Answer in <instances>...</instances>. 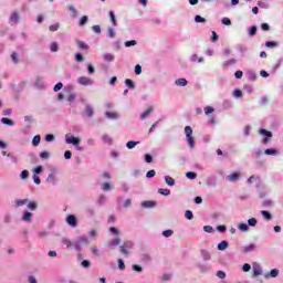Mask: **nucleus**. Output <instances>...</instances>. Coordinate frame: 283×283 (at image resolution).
Returning <instances> with one entry per match:
<instances>
[{
  "instance_id": "obj_1",
  "label": "nucleus",
  "mask_w": 283,
  "mask_h": 283,
  "mask_svg": "<svg viewBox=\"0 0 283 283\" xmlns=\"http://www.w3.org/2000/svg\"><path fill=\"white\" fill-rule=\"evenodd\" d=\"M185 134H186V140L190 149H193L196 147V139L193 138V128H191V126H186Z\"/></svg>"
},
{
  "instance_id": "obj_2",
  "label": "nucleus",
  "mask_w": 283,
  "mask_h": 283,
  "mask_svg": "<svg viewBox=\"0 0 283 283\" xmlns=\"http://www.w3.org/2000/svg\"><path fill=\"white\" fill-rule=\"evenodd\" d=\"M83 244H90V239L86 237H77L75 241H73V247L77 253L83 251Z\"/></svg>"
},
{
  "instance_id": "obj_3",
  "label": "nucleus",
  "mask_w": 283,
  "mask_h": 283,
  "mask_svg": "<svg viewBox=\"0 0 283 283\" xmlns=\"http://www.w3.org/2000/svg\"><path fill=\"white\" fill-rule=\"evenodd\" d=\"M259 134L261 135V136H264V138H263V140H262V144L263 145H268L269 143H270V138H273V133L271 132V130H266V129H264V128H261L260 130H259Z\"/></svg>"
},
{
  "instance_id": "obj_4",
  "label": "nucleus",
  "mask_w": 283,
  "mask_h": 283,
  "mask_svg": "<svg viewBox=\"0 0 283 283\" xmlns=\"http://www.w3.org/2000/svg\"><path fill=\"white\" fill-rule=\"evenodd\" d=\"M127 249H134V242L125 241L124 244L119 247L120 253H123L126 256L129 255V251H127Z\"/></svg>"
},
{
  "instance_id": "obj_5",
  "label": "nucleus",
  "mask_w": 283,
  "mask_h": 283,
  "mask_svg": "<svg viewBox=\"0 0 283 283\" xmlns=\"http://www.w3.org/2000/svg\"><path fill=\"white\" fill-rule=\"evenodd\" d=\"M82 116L86 117V118H92L94 116V107H92V105L86 104L85 108L82 113Z\"/></svg>"
},
{
  "instance_id": "obj_6",
  "label": "nucleus",
  "mask_w": 283,
  "mask_h": 283,
  "mask_svg": "<svg viewBox=\"0 0 283 283\" xmlns=\"http://www.w3.org/2000/svg\"><path fill=\"white\" fill-rule=\"evenodd\" d=\"M77 83L80 85H84L85 87H87L90 85H94V80L86 77V76H81L77 78Z\"/></svg>"
},
{
  "instance_id": "obj_7",
  "label": "nucleus",
  "mask_w": 283,
  "mask_h": 283,
  "mask_svg": "<svg viewBox=\"0 0 283 283\" xmlns=\"http://www.w3.org/2000/svg\"><path fill=\"white\" fill-rule=\"evenodd\" d=\"M66 222H67L69 227H72L73 229L78 227V219H76V216H74V214H69L66 217Z\"/></svg>"
},
{
  "instance_id": "obj_8",
  "label": "nucleus",
  "mask_w": 283,
  "mask_h": 283,
  "mask_svg": "<svg viewBox=\"0 0 283 283\" xmlns=\"http://www.w3.org/2000/svg\"><path fill=\"white\" fill-rule=\"evenodd\" d=\"M66 144L74 145L75 147H78V145H81V138L74 137V136L67 137V135H66Z\"/></svg>"
},
{
  "instance_id": "obj_9",
  "label": "nucleus",
  "mask_w": 283,
  "mask_h": 283,
  "mask_svg": "<svg viewBox=\"0 0 283 283\" xmlns=\"http://www.w3.org/2000/svg\"><path fill=\"white\" fill-rule=\"evenodd\" d=\"M158 203L156 201L146 200L142 202L143 209H154Z\"/></svg>"
},
{
  "instance_id": "obj_10",
  "label": "nucleus",
  "mask_w": 283,
  "mask_h": 283,
  "mask_svg": "<svg viewBox=\"0 0 283 283\" xmlns=\"http://www.w3.org/2000/svg\"><path fill=\"white\" fill-rule=\"evenodd\" d=\"M227 180H229V182H238V180H240V172H232L231 175H228Z\"/></svg>"
},
{
  "instance_id": "obj_11",
  "label": "nucleus",
  "mask_w": 283,
  "mask_h": 283,
  "mask_svg": "<svg viewBox=\"0 0 283 283\" xmlns=\"http://www.w3.org/2000/svg\"><path fill=\"white\" fill-rule=\"evenodd\" d=\"M33 216H34V214H33L32 212H30V211H24V213H23L21 220H22L23 222H32Z\"/></svg>"
},
{
  "instance_id": "obj_12",
  "label": "nucleus",
  "mask_w": 283,
  "mask_h": 283,
  "mask_svg": "<svg viewBox=\"0 0 283 283\" xmlns=\"http://www.w3.org/2000/svg\"><path fill=\"white\" fill-rule=\"evenodd\" d=\"M218 251H227L229 249V241L223 240L217 245Z\"/></svg>"
},
{
  "instance_id": "obj_13",
  "label": "nucleus",
  "mask_w": 283,
  "mask_h": 283,
  "mask_svg": "<svg viewBox=\"0 0 283 283\" xmlns=\"http://www.w3.org/2000/svg\"><path fill=\"white\" fill-rule=\"evenodd\" d=\"M258 275H262V268L260 264L254 263L253 264V277H258Z\"/></svg>"
},
{
  "instance_id": "obj_14",
  "label": "nucleus",
  "mask_w": 283,
  "mask_h": 283,
  "mask_svg": "<svg viewBox=\"0 0 283 283\" xmlns=\"http://www.w3.org/2000/svg\"><path fill=\"white\" fill-rule=\"evenodd\" d=\"M265 156H280V150L275 148H268L264 150Z\"/></svg>"
},
{
  "instance_id": "obj_15",
  "label": "nucleus",
  "mask_w": 283,
  "mask_h": 283,
  "mask_svg": "<svg viewBox=\"0 0 283 283\" xmlns=\"http://www.w3.org/2000/svg\"><path fill=\"white\" fill-rule=\"evenodd\" d=\"M256 245L254 243H251L249 245H244L242 248L243 253H251V251H255Z\"/></svg>"
},
{
  "instance_id": "obj_16",
  "label": "nucleus",
  "mask_w": 283,
  "mask_h": 283,
  "mask_svg": "<svg viewBox=\"0 0 283 283\" xmlns=\"http://www.w3.org/2000/svg\"><path fill=\"white\" fill-rule=\"evenodd\" d=\"M189 82L185 77H180L176 80L175 84L178 85L179 87H187Z\"/></svg>"
},
{
  "instance_id": "obj_17",
  "label": "nucleus",
  "mask_w": 283,
  "mask_h": 283,
  "mask_svg": "<svg viewBox=\"0 0 283 283\" xmlns=\"http://www.w3.org/2000/svg\"><path fill=\"white\" fill-rule=\"evenodd\" d=\"M280 275V270L277 269H272L270 271V273H266L265 274V277L269 279V277H277Z\"/></svg>"
},
{
  "instance_id": "obj_18",
  "label": "nucleus",
  "mask_w": 283,
  "mask_h": 283,
  "mask_svg": "<svg viewBox=\"0 0 283 283\" xmlns=\"http://www.w3.org/2000/svg\"><path fill=\"white\" fill-rule=\"evenodd\" d=\"M201 258L202 260H205L206 262H208L209 260H211V253L207 250H201Z\"/></svg>"
},
{
  "instance_id": "obj_19",
  "label": "nucleus",
  "mask_w": 283,
  "mask_h": 283,
  "mask_svg": "<svg viewBox=\"0 0 283 283\" xmlns=\"http://www.w3.org/2000/svg\"><path fill=\"white\" fill-rule=\"evenodd\" d=\"M105 116H106V118H109L111 120L118 119V113H115V112H106Z\"/></svg>"
},
{
  "instance_id": "obj_20",
  "label": "nucleus",
  "mask_w": 283,
  "mask_h": 283,
  "mask_svg": "<svg viewBox=\"0 0 283 283\" xmlns=\"http://www.w3.org/2000/svg\"><path fill=\"white\" fill-rule=\"evenodd\" d=\"M2 125H8V127H13L14 120L8 118V117H2L1 118Z\"/></svg>"
},
{
  "instance_id": "obj_21",
  "label": "nucleus",
  "mask_w": 283,
  "mask_h": 283,
  "mask_svg": "<svg viewBox=\"0 0 283 283\" xmlns=\"http://www.w3.org/2000/svg\"><path fill=\"white\" fill-rule=\"evenodd\" d=\"M125 85L126 87H128V90H136V85L134 84V81L132 78H126Z\"/></svg>"
},
{
  "instance_id": "obj_22",
  "label": "nucleus",
  "mask_w": 283,
  "mask_h": 283,
  "mask_svg": "<svg viewBox=\"0 0 283 283\" xmlns=\"http://www.w3.org/2000/svg\"><path fill=\"white\" fill-rule=\"evenodd\" d=\"M165 182L166 185H168V187H174V185H176V180L174 178H171L170 176H165Z\"/></svg>"
},
{
  "instance_id": "obj_23",
  "label": "nucleus",
  "mask_w": 283,
  "mask_h": 283,
  "mask_svg": "<svg viewBox=\"0 0 283 283\" xmlns=\"http://www.w3.org/2000/svg\"><path fill=\"white\" fill-rule=\"evenodd\" d=\"M62 244H65L66 249H72V247H74V242H72V240H70L67 238L62 239Z\"/></svg>"
},
{
  "instance_id": "obj_24",
  "label": "nucleus",
  "mask_w": 283,
  "mask_h": 283,
  "mask_svg": "<svg viewBox=\"0 0 283 283\" xmlns=\"http://www.w3.org/2000/svg\"><path fill=\"white\" fill-rule=\"evenodd\" d=\"M108 17H109L114 28H116V25H118V21H116V14H114V11H109Z\"/></svg>"
},
{
  "instance_id": "obj_25",
  "label": "nucleus",
  "mask_w": 283,
  "mask_h": 283,
  "mask_svg": "<svg viewBox=\"0 0 283 283\" xmlns=\"http://www.w3.org/2000/svg\"><path fill=\"white\" fill-rule=\"evenodd\" d=\"M151 112H154V107L150 106L140 115L142 120H145V118H147Z\"/></svg>"
},
{
  "instance_id": "obj_26",
  "label": "nucleus",
  "mask_w": 283,
  "mask_h": 283,
  "mask_svg": "<svg viewBox=\"0 0 283 283\" xmlns=\"http://www.w3.org/2000/svg\"><path fill=\"white\" fill-rule=\"evenodd\" d=\"M33 147H39L41 145V135H35L32 139Z\"/></svg>"
},
{
  "instance_id": "obj_27",
  "label": "nucleus",
  "mask_w": 283,
  "mask_h": 283,
  "mask_svg": "<svg viewBox=\"0 0 283 283\" xmlns=\"http://www.w3.org/2000/svg\"><path fill=\"white\" fill-rule=\"evenodd\" d=\"M186 178H188V180H196L198 178V174L195 171H188L186 172Z\"/></svg>"
},
{
  "instance_id": "obj_28",
  "label": "nucleus",
  "mask_w": 283,
  "mask_h": 283,
  "mask_svg": "<svg viewBox=\"0 0 283 283\" xmlns=\"http://www.w3.org/2000/svg\"><path fill=\"white\" fill-rule=\"evenodd\" d=\"M261 216H263V218L265 220H273V214H271V212L266 211V210H262L261 211Z\"/></svg>"
},
{
  "instance_id": "obj_29",
  "label": "nucleus",
  "mask_w": 283,
  "mask_h": 283,
  "mask_svg": "<svg viewBox=\"0 0 283 283\" xmlns=\"http://www.w3.org/2000/svg\"><path fill=\"white\" fill-rule=\"evenodd\" d=\"M38 208L39 203H36V201H31L28 203V209H30V211H36Z\"/></svg>"
},
{
  "instance_id": "obj_30",
  "label": "nucleus",
  "mask_w": 283,
  "mask_h": 283,
  "mask_svg": "<svg viewBox=\"0 0 283 283\" xmlns=\"http://www.w3.org/2000/svg\"><path fill=\"white\" fill-rule=\"evenodd\" d=\"M46 182H52L53 185H56V176L53 172L49 174Z\"/></svg>"
},
{
  "instance_id": "obj_31",
  "label": "nucleus",
  "mask_w": 283,
  "mask_h": 283,
  "mask_svg": "<svg viewBox=\"0 0 283 283\" xmlns=\"http://www.w3.org/2000/svg\"><path fill=\"white\" fill-rule=\"evenodd\" d=\"M238 229H239V231L247 233V231H249V224L241 222V223H239Z\"/></svg>"
},
{
  "instance_id": "obj_32",
  "label": "nucleus",
  "mask_w": 283,
  "mask_h": 283,
  "mask_svg": "<svg viewBox=\"0 0 283 283\" xmlns=\"http://www.w3.org/2000/svg\"><path fill=\"white\" fill-rule=\"evenodd\" d=\"M136 145H140V142L129 140L126 143L127 149H134V147H136Z\"/></svg>"
},
{
  "instance_id": "obj_33",
  "label": "nucleus",
  "mask_w": 283,
  "mask_h": 283,
  "mask_svg": "<svg viewBox=\"0 0 283 283\" xmlns=\"http://www.w3.org/2000/svg\"><path fill=\"white\" fill-rule=\"evenodd\" d=\"M158 193H160L161 196H171V190L169 189H165V188H159Z\"/></svg>"
},
{
  "instance_id": "obj_34",
  "label": "nucleus",
  "mask_w": 283,
  "mask_h": 283,
  "mask_svg": "<svg viewBox=\"0 0 283 283\" xmlns=\"http://www.w3.org/2000/svg\"><path fill=\"white\" fill-rule=\"evenodd\" d=\"M120 244V238H115L108 242V247H118Z\"/></svg>"
},
{
  "instance_id": "obj_35",
  "label": "nucleus",
  "mask_w": 283,
  "mask_h": 283,
  "mask_svg": "<svg viewBox=\"0 0 283 283\" xmlns=\"http://www.w3.org/2000/svg\"><path fill=\"white\" fill-rule=\"evenodd\" d=\"M77 46H78L80 50H88V48H90L87 45V43H85V42H83L81 40L77 41Z\"/></svg>"
},
{
  "instance_id": "obj_36",
  "label": "nucleus",
  "mask_w": 283,
  "mask_h": 283,
  "mask_svg": "<svg viewBox=\"0 0 283 283\" xmlns=\"http://www.w3.org/2000/svg\"><path fill=\"white\" fill-rule=\"evenodd\" d=\"M28 199H18L15 200V207H23V205H28Z\"/></svg>"
},
{
  "instance_id": "obj_37",
  "label": "nucleus",
  "mask_w": 283,
  "mask_h": 283,
  "mask_svg": "<svg viewBox=\"0 0 283 283\" xmlns=\"http://www.w3.org/2000/svg\"><path fill=\"white\" fill-rule=\"evenodd\" d=\"M10 21H11L12 23H19V13L13 12V13L11 14V17H10Z\"/></svg>"
},
{
  "instance_id": "obj_38",
  "label": "nucleus",
  "mask_w": 283,
  "mask_h": 283,
  "mask_svg": "<svg viewBox=\"0 0 283 283\" xmlns=\"http://www.w3.org/2000/svg\"><path fill=\"white\" fill-rule=\"evenodd\" d=\"M142 262H151V255H149L148 253H144L140 256Z\"/></svg>"
},
{
  "instance_id": "obj_39",
  "label": "nucleus",
  "mask_w": 283,
  "mask_h": 283,
  "mask_svg": "<svg viewBox=\"0 0 283 283\" xmlns=\"http://www.w3.org/2000/svg\"><path fill=\"white\" fill-rule=\"evenodd\" d=\"M248 227H258V219H255V218L249 219Z\"/></svg>"
},
{
  "instance_id": "obj_40",
  "label": "nucleus",
  "mask_w": 283,
  "mask_h": 283,
  "mask_svg": "<svg viewBox=\"0 0 283 283\" xmlns=\"http://www.w3.org/2000/svg\"><path fill=\"white\" fill-rule=\"evenodd\" d=\"M161 235H164V238H171V235H174V230H164Z\"/></svg>"
},
{
  "instance_id": "obj_41",
  "label": "nucleus",
  "mask_w": 283,
  "mask_h": 283,
  "mask_svg": "<svg viewBox=\"0 0 283 283\" xmlns=\"http://www.w3.org/2000/svg\"><path fill=\"white\" fill-rule=\"evenodd\" d=\"M29 157H30V160H31V163H32L33 165H36V163H39V157H36V156L34 155V153H31V154L29 155Z\"/></svg>"
},
{
  "instance_id": "obj_42",
  "label": "nucleus",
  "mask_w": 283,
  "mask_h": 283,
  "mask_svg": "<svg viewBox=\"0 0 283 283\" xmlns=\"http://www.w3.org/2000/svg\"><path fill=\"white\" fill-rule=\"evenodd\" d=\"M255 34H258V27L252 25V27L250 28L249 35H250V36H255Z\"/></svg>"
},
{
  "instance_id": "obj_43",
  "label": "nucleus",
  "mask_w": 283,
  "mask_h": 283,
  "mask_svg": "<svg viewBox=\"0 0 283 283\" xmlns=\"http://www.w3.org/2000/svg\"><path fill=\"white\" fill-rule=\"evenodd\" d=\"M185 218L187 220H193V212L191 210H186Z\"/></svg>"
},
{
  "instance_id": "obj_44",
  "label": "nucleus",
  "mask_w": 283,
  "mask_h": 283,
  "mask_svg": "<svg viewBox=\"0 0 283 283\" xmlns=\"http://www.w3.org/2000/svg\"><path fill=\"white\" fill-rule=\"evenodd\" d=\"M119 271H125V261L123 259L117 260Z\"/></svg>"
},
{
  "instance_id": "obj_45",
  "label": "nucleus",
  "mask_w": 283,
  "mask_h": 283,
  "mask_svg": "<svg viewBox=\"0 0 283 283\" xmlns=\"http://www.w3.org/2000/svg\"><path fill=\"white\" fill-rule=\"evenodd\" d=\"M233 96H234L235 98H242V91H241L240 88H235V90L233 91Z\"/></svg>"
},
{
  "instance_id": "obj_46",
  "label": "nucleus",
  "mask_w": 283,
  "mask_h": 283,
  "mask_svg": "<svg viewBox=\"0 0 283 283\" xmlns=\"http://www.w3.org/2000/svg\"><path fill=\"white\" fill-rule=\"evenodd\" d=\"M133 271H135L136 273H143V266L138 265V264H133L132 266Z\"/></svg>"
},
{
  "instance_id": "obj_47",
  "label": "nucleus",
  "mask_w": 283,
  "mask_h": 283,
  "mask_svg": "<svg viewBox=\"0 0 283 283\" xmlns=\"http://www.w3.org/2000/svg\"><path fill=\"white\" fill-rule=\"evenodd\" d=\"M196 23H207V19L202 18L201 15L195 17Z\"/></svg>"
},
{
  "instance_id": "obj_48",
  "label": "nucleus",
  "mask_w": 283,
  "mask_h": 283,
  "mask_svg": "<svg viewBox=\"0 0 283 283\" xmlns=\"http://www.w3.org/2000/svg\"><path fill=\"white\" fill-rule=\"evenodd\" d=\"M61 90H63V84L59 82L54 85L53 92H61Z\"/></svg>"
},
{
  "instance_id": "obj_49",
  "label": "nucleus",
  "mask_w": 283,
  "mask_h": 283,
  "mask_svg": "<svg viewBox=\"0 0 283 283\" xmlns=\"http://www.w3.org/2000/svg\"><path fill=\"white\" fill-rule=\"evenodd\" d=\"M72 92H74V86H72V85H66V86L64 87V93H65V94H72Z\"/></svg>"
},
{
  "instance_id": "obj_50",
  "label": "nucleus",
  "mask_w": 283,
  "mask_h": 283,
  "mask_svg": "<svg viewBox=\"0 0 283 283\" xmlns=\"http://www.w3.org/2000/svg\"><path fill=\"white\" fill-rule=\"evenodd\" d=\"M81 265L83 266V269H90V266H92V262H90L88 260H83Z\"/></svg>"
},
{
  "instance_id": "obj_51",
  "label": "nucleus",
  "mask_w": 283,
  "mask_h": 283,
  "mask_svg": "<svg viewBox=\"0 0 283 283\" xmlns=\"http://www.w3.org/2000/svg\"><path fill=\"white\" fill-rule=\"evenodd\" d=\"M104 60H106V61H108V62L114 61V54H112V53H105V54H104Z\"/></svg>"
},
{
  "instance_id": "obj_52",
  "label": "nucleus",
  "mask_w": 283,
  "mask_h": 283,
  "mask_svg": "<svg viewBox=\"0 0 283 283\" xmlns=\"http://www.w3.org/2000/svg\"><path fill=\"white\" fill-rule=\"evenodd\" d=\"M44 139L46 143H52L54 140V134H46Z\"/></svg>"
},
{
  "instance_id": "obj_53",
  "label": "nucleus",
  "mask_w": 283,
  "mask_h": 283,
  "mask_svg": "<svg viewBox=\"0 0 283 283\" xmlns=\"http://www.w3.org/2000/svg\"><path fill=\"white\" fill-rule=\"evenodd\" d=\"M269 104V97L268 96H262L260 99V105L264 107V105Z\"/></svg>"
},
{
  "instance_id": "obj_54",
  "label": "nucleus",
  "mask_w": 283,
  "mask_h": 283,
  "mask_svg": "<svg viewBox=\"0 0 283 283\" xmlns=\"http://www.w3.org/2000/svg\"><path fill=\"white\" fill-rule=\"evenodd\" d=\"M34 176H39V174H43V166H38L34 168Z\"/></svg>"
},
{
  "instance_id": "obj_55",
  "label": "nucleus",
  "mask_w": 283,
  "mask_h": 283,
  "mask_svg": "<svg viewBox=\"0 0 283 283\" xmlns=\"http://www.w3.org/2000/svg\"><path fill=\"white\" fill-rule=\"evenodd\" d=\"M28 176H30V171H28V170H22L20 174V178L22 180H25L28 178Z\"/></svg>"
},
{
  "instance_id": "obj_56",
  "label": "nucleus",
  "mask_w": 283,
  "mask_h": 283,
  "mask_svg": "<svg viewBox=\"0 0 283 283\" xmlns=\"http://www.w3.org/2000/svg\"><path fill=\"white\" fill-rule=\"evenodd\" d=\"M61 28L59 23L49 27L50 32H56Z\"/></svg>"
},
{
  "instance_id": "obj_57",
  "label": "nucleus",
  "mask_w": 283,
  "mask_h": 283,
  "mask_svg": "<svg viewBox=\"0 0 283 283\" xmlns=\"http://www.w3.org/2000/svg\"><path fill=\"white\" fill-rule=\"evenodd\" d=\"M144 160H145V163H154V157L151 156V155H149V154H146L145 156H144Z\"/></svg>"
},
{
  "instance_id": "obj_58",
  "label": "nucleus",
  "mask_w": 283,
  "mask_h": 283,
  "mask_svg": "<svg viewBox=\"0 0 283 283\" xmlns=\"http://www.w3.org/2000/svg\"><path fill=\"white\" fill-rule=\"evenodd\" d=\"M265 48H277V42L268 41L265 42Z\"/></svg>"
},
{
  "instance_id": "obj_59",
  "label": "nucleus",
  "mask_w": 283,
  "mask_h": 283,
  "mask_svg": "<svg viewBox=\"0 0 283 283\" xmlns=\"http://www.w3.org/2000/svg\"><path fill=\"white\" fill-rule=\"evenodd\" d=\"M248 81H255L258 78V75H255V73L250 72L248 73Z\"/></svg>"
},
{
  "instance_id": "obj_60",
  "label": "nucleus",
  "mask_w": 283,
  "mask_h": 283,
  "mask_svg": "<svg viewBox=\"0 0 283 283\" xmlns=\"http://www.w3.org/2000/svg\"><path fill=\"white\" fill-rule=\"evenodd\" d=\"M40 158H42V160H48V158H50V154L48 151H42L40 153Z\"/></svg>"
},
{
  "instance_id": "obj_61",
  "label": "nucleus",
  "mask_w": 283,
  "mask_h": 283,
  "mask_svg": "<svg viewBox=\"0 0 283 283\" xmlns=\"http://www.w3.org/2000/svg\"><path fill=\"white\" fill-rule=\"evenodd\" d=\"M87 21H88L87 15H83V17L80 19V25H81V27L85 25V23H87Z\"/></svg>"
},
{
  "instance_id": "obj_62",
  "label": "nucleus",
  "mask_w": 283,
  "mask_h": 283,
  "mask_svg": "<svg viewBox=\"0 0 283 283\" xmlns=\"http://www.w3.org/2000/svg\"><path fill=\"white\" fill-rule=\"evenodd\" d=\"M74 101H76V94L71 93L67 97V102L69 103H74Z\"/></svg>"
},
{
  "instance_id": "obj_63",
  "label": "nucleus",
  "mask_w": 283,
  "mask_h": 283,
  "mask_svg": "<svg viewBox=\"0 0 283 283\" xmlns=\"http://www.w3.org/2000/svg\"><path fill=\"white\" fill-rule=\"evenodd\" d=\"M156 176V170H148L146 172V178H154Z\"/></svg>"
},
{
  "instance_id": "obj_64",
  "label": "nucleus",
  "mask_w": 283,
  "mask_h": 283,
  "mask_svg": "<svg viewBox=\"0 0 283 283\" xmlns=\"http://www.w3.org/2000/svg\"><path fill=\"white\" fill-rule=\"evenodd\" d=\"M103 140H104L105 143H107L108 145H112V137H109L108 135H104V136H103Z\"/></svg>"
}]
</instances>
